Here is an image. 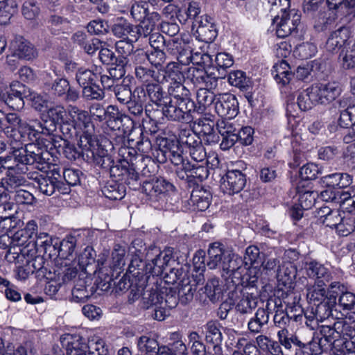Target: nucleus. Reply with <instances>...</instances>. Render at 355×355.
<instances>
[{"instance_id":"5","label":"nucleus","mask_w":355,"mask_h":355,"mask_svg":"<svg viewBox=\"0 0 355 355\" xmlns=\"http://www.w3.org/2000/svg\"><path fill=\"white\" fill-rule=\"evenodd\" d=\"M173 284H178L179 300L182 304H187L193 298L196 284H191L189 277L181 269L173 268L168 275Z\"/></svg>"},{"instance_id":"26","label":"nucleus","mask_w":355,"mask_h":355,"mask_svg":"<svg viewBox=\"0 0 355 355\" xmlns=\"http://www.w3.org/2000/svg\"><path fill=\"white\" fill-rule=\"evenodd\" d=\"M162 73L164 77L163 83H169L170 85L183 82L184 80L182 66L177 62L168 63Z\"/></svg>"},{"instance_id":"25","label":"nucleus","mask_w":355,"mask_h":355,"mask_svg":"<svg viewBox=\"0 0 355 355\" xmlns=\"http://www.w3.org/2000/svg\"><path fill=\"white\" fill-rule=\"evenodd\" d=\"M164 142L166 150L164 151V155L166 158H168L177 166L187 163L183 158L182 150L179 147L178 141L165 139Z\"/></svg>"},{"instance_id":"22","label":"nucleus","mask_w":355,"mask_h":355,"mask_svg":"<svg viewBox=\"0 0 355 355\" xmlns=\"http://www.w3.org/2000/svg\"><path fill=\"white\" fill-rule=\"evenodd\" d=\"M349 37V31L345 27H340L333 31L329 36L326 42V49L329 52H335L339 50Z\"/></svg>"},{"instance_id":"18","label":"nucleus","mask_w":355,"mask_h":355,"mask_svg":"<svg viewBox=\"0 0 355 355\" xmlns=\"http://www.w3.org/2000/svg\"><path fill=\"white\" fill-rule=\"evenodd\" d=\"M60 178V171L53 168L46 175L37 178V188L43 194L50 196L56 193L57 179Z\"/></svg>"},{"instance_id":"23","label":"nucleus","mask_w":355,"mask_h":355,"mask_svg":"<svg viewBox=\"0 0 355 355\" xmlns=\"http://www.w3.org/2000/svg\"><path fill=\"white\" fill-rule=\"evenodd\" d=\"M305 268L309 277L315 279L317 284H324L331 279L329 270L317 261H312L306 263Z\"/></svg>"},{"instance_id":"56","label":"nucleus","mask_w":355,"mask_h":355,"mask_svg":"<svg viewBox=\"0 0 355 355\" xmlns=\"http://www.w3.org/2000/svg\"><path fill=\"white\" fill-rule=\"evenodd\" d=\"M336 19L334 12H327L321 14L315 21V28L318 31H324L330 28Z\"/></svg>"},{"instance_id":"51","label":"nucleus","mask_w":355,"mask_h":355,"mask_svg":"<svg viewBox=\"0 0 355 355\" xmlns=\"http://www.w3.org/2000/svg\"><path fill=\"white\" fill-rule=\"evenodd\" d=\"M116 107L113 105H109L105 109L103 105L99 103H94L90 106L89 112L92 116L98 119L100 121L105 119L106 116L114 114Z\"/></svg>"},{"instance_id":"13","label":"nucleus","mask_w":355,"mask_h":355,"mask_svg":"<svg viewBox=\"0 0 355 355\" xmlns=\"http://www.w3.org/2000/svg\"><path fill=\"white\" fill-rule=\"evenodd\" d=\"M211 19L208 15H202L200 19H196V22L192 26L196 28V33L199 40L206 43H210L217 36L216 29L214 24L211 21Z\"/></svg>"},{"instance_id":"11","label":"nucleus","mask_w":355,"mask_h":355,"mask_svg":"<svg viewBox=\"0 0 355 355\" xmlns=\"http://www.w3.org/2000/svg\"><path fill=\"white\" fill-rule=\"evenodd\" d=\"M207 253V266L211 270H223V263H225L226 258L230 257V250H226L220 243H214L209 245Z\"/></svg>"},{"instance_id":"37","label":"nucleus","mask_w":355,"mask_h":355,"mask_svg":"<svg viewBox=\"0 0 355 355\" xmlns=\"http://www.w3.org/2000/svg\"><path fill=\"white\" fill-rule=\"evenodd\" d=\"M190 149L202 144L201 139L196 132L191 129H182L179 133V139L177 141Z\"/></svg>"},{"instance_id":"40","label":"nucleus","mask_w":355,"mask_h":355,"mask_svg":"<svg viewBox=\"0 0 355 355\" xmlns=\"http://www.w3.org/2000/svg\"><path fill=\"white\" fill-rule=\"evenodd\" d=\"M193 116L196 117L193 114ZM194 119L196 121H194L193 128L196 131L198 132L199 134L214 137V127L215 125L214 121L206 117L194 118L193 120Z\"/></svg>"},{"instance_id":"24","label":"nucleus","mask_w":355,"mask_h":355,"mask_svg":"<svg viewBox=\"0 0 355 355\" xmlns=\"http://www.w3.org/2000/svg\"><path fill=\"white\" fill-rule=\"evenodd\" d=\"M14 55L27 60L37 57V52L34 46L22 37L16 39L12 43Z\"/></svg>"},{"instance_id":"4","label":"nucleus","mask_w":355,"mask_h":355,"mask_svg":"<svg viewBox=\"0 0 355 355\" xmlns=\"http://www.w3.org/2000/svg\"><path fill=\"white\" fill-rule=\"evenodd\" d=\"M178 303L175 292L171 288L162 287L157 289L145 290L141 300V307L144 309H153L154 318L162 321L168 314V311L175 308Z\"/></svg>"},{"instance_id":"42","label":"nucleus","mask_w":355,"mask_h":355,"mask_svg":"<svg viewBox=\"0 0 355 355\" xmlns=\"http://www.w3.org/2000/svg\"><path fill=\"white\" fill-rule=\"evenodd\" d=\"M137 347L141 353L149 355L151 354H157L159 348L157 341L155 339L146 336H141L138 339Z\"/></svg>"},{"instance_id":"45","label":"nucleus","mask_w":355,"mask_h":355,"mask_svg":"<svg viewBox=\"0 0 355 355\" xmlns=\"http://www.w3.org/2000/svg\"><path fill=\"white\" fill-rule=\"evenodd\" d=\"M5 191L14 193L15 191L19 189V187L24 186L26 182L24 178L20 175L8 174L5 178L2 179Z\"/></svg>"},{"instance_id":"35","label":"nucleus","mask_w":355,"mask_h":355,"mask_svg":"<svg viewBox=\"0 0 355 355\" xmlns=\"http://www.w3.org/2000/svg\"><path fill=\"white\" fill-rule=\"evenodd\" d=\"M302 315H289L286 312L283 310L278 309L275 311V314L273 317L274 324L276 327L279 328V330L288 329L287 327L289 326L291 319L295 321H301Z\"/></svg>"},{"instance_id":"52","label":"nucleus","mask_w":355,"mask_h":355,"mask_svg":"<svg viewBox=\"0 0 355 355\" xmlns=\"http://www.w3.org/2000/svg\"><path fill=\"white\" fill-rule=\"evenodd\" d=\"M207 333L205 338L207 342L214 345H219L222 342V334L217 324L214 322H209L206 325Z\"/></svg>"},{"instance_id":"31","label":"nucleus","mask_w":355,"mask_h":355,"mask_svg":"<svg viewBox=\"0 0 355 355\" xmlns=\"http://www.w3.org/2000/svg\"><path fill=\"white\" fill-rule=\"evenodd\" d=\"M147 263H144L141 257L138 254L132 256L130 263L128 266V272L132 274L135 277H141L140 280L147 282L149 278V275L146 270Z\"/></svg>"},{"instance_id":"33","label":"nucleus","mask_w":355,"mask_h":355,"mask_svg":"<svg viewBox=\"0 0 355 355\" xmlns=\"http://www.w3.org/2000/svg\"><path fill=\"white\" fill-rule=\"evenodd\" d=\"M257 297L248 292H243L238 302L236 309L241 314L252 313L257 306Z\"/></svg>"},{"instance_id":"54","label":"nucleus","mask_w":355,"mask_h":355,"mask_svg":"<svg viewBox=\"0 0 355 355\" xmlns=\"http://www.w3.org/2000/svg\"><path fill=\"white\" fill-rule=\"evenodd\" d=\"M140 23L138 25H134L135 31H132L135 37V42L140 37H146L148 35H151V33L153 31L155 26L146 19L139 21Z\"/></svg>"},{"instance_id":"57","label":"nucleus","mask_w":355,"mask_h":355,"mask_svg":"<svg viewBox=\"0 0 355 355\" xmlns=\"http://www.w3.org/2000/svg\"><path fill=\"white\" fill-rule=\"evenodd\" d=\"M83 96L87 100H102L105 95L103 90L93 83L83 87Z\"/></svg>"},{"instance_id":"55","label":"nucleus","mask_w":355,"mask_h":355,"mask_svg":"<svg viewBox=\"0 0 355 355\" xmlns=\"http://www.w3.org/2000/svg\"><path fill=\"white\" fill-rule=\"evenodd\" d=\"M6 239L10 241V245H13L19 248L24 247L28 243V241H31V237H29L26 234L24 233V232L21 230L17 231L11 236L9 235L1 236V241H5Z\"/></svg>"},{"instance_id":"53","label":"nucleus","mask_w":355,"mask_h":355,"mask_svg":"<svg viewBox=\"0 0 355 355\" xmlns=\"http://www.w3.org/2000/svg\"><path fill=\"white\" fill-rule=\"evenodd\" d=\"M205 293L211 302L218 300L222 293L218 279H213L208 281L205 286Z\"/></svg>"},{"instance_id":"30","label":"nucleus","mask_w":355,"mask_h":355,"mask_svg":"<svg viewBox=\"0 0 355 355\" xmlns=\"http://www.w3.org/2000/svg\"><path fill=\"white\" fill-rule=\"evenodd\" d=\"M297 104L299 108L302 111L311 110L318 104L316 94L314 92L312 85L298 95Z\"/></svg>"},{"instance_id":"15","label":"nucleus","mask_w":355,"mask_h":355,"mask_svg":"<svg viewBox=\"0 0 355 355\" xmlns=\"http://www.w3.org/2000/svg\"><path fill=\"white\" fill-rule=\"evenodd\" d=\"M211 200V193L208 189L196 187L191 193L189 204L193 210L203 211L209 207Z\"/></svg>"},{"instance_id":"46","label":"nucleus","mask_w":355,"mask_h":355,"mask_svg":"<svg viewBox=\"0 0 355 355\" xmlns=\"http://www.w3.org/2000/svg\"><path fill=\"white\" fill-rule=\"evenodd\" d=\"M96 78L95 73L85 67L78 68L76 73V80L82 87L92 85Z\"/></svg>"},{"instance_id":"3","label":"nucleus","mask_w":355,"mask_h":355,"mask_svg":"<svg viewBox=\"0 0 355 355\" xmlns=\"http://www.w3.org/2000/svg\"><path fill=\"white\" fill-rule=\"evenodd\" d=\"M182 83L169 85L168 91L171 97L162 107L163 114L171 121H191L195 118L192 115L195 103L190 98L189 90Z\"/></svg>"},{"instance_id":"29","label":"nucleus","mask_w":355,"mask_h":355,"mask_svg":"<svg viewBox=\"0 0 355 355\" xmlns=\"http://www.w3.org/2000/svg\"><path fill=\"white\" fill-rule=\"evenodd\" d=\"M125 75V71L123 67L116 69L112 68L105 73L101 74L100 79L101 85L104 89L114 90L118 80Z\"/></svg>"},{"instance_id":"41","label":"nucleus","mask_w":355,"mask_h":355,"mask_svg":"<svg viewBox=\"0 0 355 355\" xmlns=\"http://www.w3.org/2000/svg\"><path fill=\"white\" fill-rule=\"evenodd\" d=\"M48 24L51 33L54 35H59L69 30V21L67 18L60 16L51 15L48 20Z\"/></svg>"},{"instance_id":"60","label":"nucleus","mask_w":355,"mask_h":355,"mask_svg":"<svg viewBox=\"0 0 355 355\" xmlns=\"http://www.w3.org/2000/svg\"><path fill=\"white\" fill-rule=\"evenodd\" d=\"M242 263L241 257L230 251V257H227L225 263H223V271L226 273L234 272L241 268Z\"/></svg>"},{"instance_id":"2","label":"nucleus","mask_w":355,"mask_h":355,"mask_svg":"<svg viewBox=\"0 0 355 355\" xmlns=\"http://www.w3.org/2000/svg\"><path fill=\"white\" fill-rule=\"evenodd\" d=\"M19 141L16 142L15 146H12V151L8 155L0 157L1 166L21 173L28 171L27 165H35V168L46 171L51 157L50 153L44 147L35 143L28 144L23 148L20 146L22 142L18 144Z\"/></svg>"},{"instance_id":"20","label":"nucleus","mask_w":355,"mask_h":355,"mask_svg":"<svg viewBox=\"0 0 355 355\" xmlns=\"http://www.w3.org/2000/svg\"><path fill=\"white\" fill-rule=\"evenodd\" d=\"M135 76L136 79L144 85L152 83H163L164 80L162 72L159 70H155L150 64L135 69Z\"/></svg>"},{"instance_id":"43","label":"nucleus","mask_w":355,"mask_h":355,"mask_svg":"<svg viewBox=\"0 0 355 355\" xmlns=\"http://www.w3.org/2000/svg\"><path fill=\"white\" fill-rule=\"evenodd\" d=\"M320 333L325 341L330 344H333L336 340L340 338V331L338 329L337 321L334 323L331 327L328 324H322L320 326Z\"/></svg>"},{"instance_id":"61","label":"nucleus","mask_w":355,"mask_h":355,"mask_svg":"<svg viewBox=\"0 0 355 355\" xmlns=\"http://www.w3.org/2000/svg\"><path fill=\"white\" fill-rule=\"evenodd\" d=\"M148 5L134 1L130 8V15L135 21H141L146 17Z\"/></svg>"},{"instance_id":"10","label":"nucleus","mask_w":355,"mask_h":355,"mask_svg":"<svg viewBox=\"0 0 355 355\" xmlns=\"http://www.w3.org/2000/svg\"><path fill=\"white\" fill-rule=\"evenodd\" d=\"M24 86L19 83H12L9 90L6 92L0 89V101L4 102L12 110H21L24 106Z\"/></svg>"},{"instance_id":"8","label":"nucleus","mask_w":355,"mask_h":355,"mask_svg":"<svg viewBox=\"0 0 355 355\" xmlns=\"http://www.w3.org/2000/svg\"><path fill=\"white\" fill-rule=\"evenodd\" d=\"M215 110L222 118H234L239 113V103L233 94L225 93L216 96Z\"/></svg>"},{"instance_id":"50","label":"nucleus","mask_w":355,"mask_h":355,"mask_svg":"<svg viewBox=\"0 0 355 355\" xmlns=\"http://www.w3.org/2000/svg\"><path fill=\"white\" fill-rule=\"evenodd\" d=\"M161 84L163 83H152L150 84L145 85L146 87V92L148 94V98L150 101L155 103L156 105L161 104L163 98V90L161 87Z\"/></svg>"},{"instance_id":"1","label":"nucleus","mask_w":355,"mask_h":355,"mask_svg":"<svg viewBox=\"0 0 355 355\" xmlns=\"http://www.w3.org/2000/svg\"><path fill=\"white\" fill-rule=\"evenodd\" d=\"M67 116L62 125V133L64 137H79L82 154L88 162L100 165L103 168L110 167V157L106 152L97 146L96 141L93 138L94 125L91 116L86 110L75 105L67 107Z\"/></svg>"},{"instance_id":"48","label":"nucleus","mask_w":355,"mask_h":355,"mask_svg":"<svg viewBox=\"0 0 355 355\" xmlns=\"http://www.w3.org/2000/svg\"><path fill=\"white\" fill-rule=\"evenodd\" d=\"M189 175L191 177V182H202L207 179L209 175L207 167L198 164H191L190 163Z\"/></svg>"},{"instance_id":"49","label":"nucleus","mask_w":355,"mask_h":355,"mask_svg":"<svg viewBox=\"0 0 355 355\" xmlns=\"http://www.w3.org/2000/svg\"><path fill=\"white\" fill-rule=\"evenodd\" d=\"M76 245V239L74 236H67L63 239L60 243L58 250V256L64 259H68L74 252Z\"/></svg>"},{"instance_id":"62","label":"nucleus","mask_w":355,"mask_h":355,"mask_svg":"<svg viewBox=\"0 0 355 355\" xmlns=\"http://www.w3.org/2000/svg\"><path fill=\"white\" fill-rule=\"evenodd\" d=\"M21 11L26 19L31 20L39 15L40 9L36 1L28 0L24 3Z\"/></svg>"},{"instance_id":"21","label":"nucleus","mask_w":355,"mask_h":355,"mask_svg":"<svg viewBox=\"0 0 355 355\" xmlns=\"http://www.w3.org/2000/svg\"><path fill=\"white\" fill-rule=\"evenodd\" d=\"M146 259L148 262L146 263V270L149 277L151 275L158 276L163 272L165 266L162 257L159 256V249L157 248L150 247L146 253Z\"/></svg>"},{"instance_id":"27","label":"nucleus","mask_w":355,"mask_h":355,"mask_svg":"<svg viewBox=\"0 0 355 355\" xmlns=\"http://www.w3.org/2000/svg\"><path fill=\"white\" fill-rule=\"evenodd\" d=\"M216 96L210 90L205 88H200L196 94V100L198 105L195 104V108L192 111V114H202L207 107L210 106L214 101H216Z\"/></svg>"},{"instance_id":"32","label":"nucleus","mask_w":355,"mask_h":355,"mask_svg":"<svg viewBox=\"0 0 355 355\" xmlns=\"http://www.w3.org/2000/svg\"><path fill=\"white\" fill-rule=\"evenodd\" d=\"M279 343L286 349H291L292 344L298 347L300 349L305 347L303 343L295 334L290 333L288 329L279 330L277 333Z\"/></svg>"},{"instance_id":"17","label":"nucleus","mask_w":355,"mask_h":355,"mask_svg":"<svg viewBox=\"0 0 355 355\" xmlns=\"http://www.w3.org/2000/svg\"><path fill=\"white\" fill-rule=\"evenodd\" d=\"M296 275L295 266L291 261H284L279 266L276 277L279 285L291 289L293 288Z\"/></svg>"},{"instance_id":"58","label":"nucleus","mask_w":355,"mask_h":355,"mask_svg":"<svg viewBox=\"0 0 355 355\" xmlns=\"http://www.w3.org/2000/svg\"><path fill=\"white\" fill-rule=\"evenodd\" d=\"M319 173H322L320 168L317 164L309 163L304 165L300 169L299 174L302 180H314Z\"/></svg>"},{"instance_id":"6","label":"nucleus","mask_w":355,"mask_h":355,"mask_svg":"<svg viewBox=\"0 0 355 355\" xmlns=\"http://www.w3.org/2000/svg\"><path fill=\"white\" fill-rule=\"evenodd\" d=\"M300 21V15L295 10H288L277 15L273 19L276 34L279 37H286L297 29Z\"/></svg>"},{"instance_id":"19","label":"nucleus","mask_w":355,"mask_h":355,"mask_svg":"<svg viewBox=\"0 0 355 355\" xmlns=\"http://www.w3.org/2000/svg\"><path fill=\"white\" fill-rule=\"evenodd\" d=\"M174 186L163 178H157L151 182L144 183V189L146 193L150 198H157L159 196L163 195L168 191H173Z\"/></svg>"},{"instance_id":"12","label":"nucleus","mask_w":355,"mask_h":355,"mask_svg":"<svg viewBox=\"0 0 355 355\" xmlns=\"http://www.w3.org/2000/svg\"><path fill=\"white\" fill-rule=\"evenodd\" d=\"M60 341L66 347L67 355H87V344L79 335L66 334L61 336Z\"/></svg>"},{"instance_id":"47","label":"nucleus","mask_w":355,"mask_h":355,"mask_svg":"<svg viewBox=\"0 0 355 355\" xmlns=\"http://www.w3.org/2000/svg\"><path fill=\"white\" fill-rule=\"evenodd\" d=\"M322 284H317V285L312 286L307 288V298L315 305L318 304L323 303L322 301L326 297V291L322 288Z\"/></svg>"},{"instance_id":"16","label":"nucleus","mask_w":355,"mask_h":355,"mask_svg":"<svg viewBox=\"0 0 355 355\" xmlns=\"http://www.w3.org/2000/svg\"><path fill=\"white\" fill-rule=\"evenodd\" d=\"M270 302L266 303V308H259L254 315L250 319L248 322V330L252 334H259L263 331L268 324L270 318V312L268 306Z\"/></svg>"},{"instance_id":"34","label":"nucleus","mask_w":355,"mask_h":355,"mask_svg":"<svg viewBox=\"0 0 355 355\" xmlns=\"http://www.w3.org/2000/svg\"><path fill=\"white\" fill-rule=\"evenodd\" d=\"M67 109L66 110L63 106L56 105L53 106L47 110V117L52 122V129L54 130L56 125H59L60 130L62 132V125L65 122L67 116Z\"/></svg>"},{"instance_id":"39","label":"nucleus","mask_w":355,"mask_h":355,"mask_svg":"<svg viewBox=\"0 0 355 355\" xmlns=\"http://www.w3.org/2000/svg\"><path fill=\"white\" fill-rule=\"evenodd\" d=\"M69 81L63 78H57L52 83H45V88L52 95L62 96L69 89Z\"/></svg>"},{"instance_id":"28","label":"nucleus","mask_w":355,"mask_h":355,"mask_svg":"<svg viewBox=\"0 0 355 355\" xmlns=\"http://www.w3.org/2000/svg\"><path fill=\"white\" fill-rule=\"evenodd\" d=\"M132 31H135L134 25L123 18L117 19L116 22L112 27V32L116 37L128 39L131 42H135V37L133 35Z\"/></svg>"},{"instance_id":"9","label":"nucleus","mask_w":355,"mask_h":355,"mask_svg":"<svg viewBox=\"0 0 355 355\" xmlns=\"http://www.w3.org/2000/svg\"><path fill=\"white\" fill-rule=\"evenodd\" d=\"M318 104L327 105L338 97L342 92L338 83H319L312 85Z\"/></svg>"},{"instance_id":"59","label":"nucleus","mask_w":355,"mask_h":355,"mask_svg":"<svg viewBox=\"0 0 355 355\" xmlns=\"http://www.w3.org/2000/svg\"><path fill=\"white\" fill-rule=\"evenodd\" d=\"M128 62L134 64L135 69L148 65L147 52L139 49L128 55Z\"/></svg>"},{"instance_id":"38","label":"nucleus","mask_w":355,"mask_h":355,"mask_svg":"<svg viewBox=\"0 0 355 355\" xmlns=\"http://www.w3.org/2000/svg\"><path fill=\"white\" fill-rule=\"evenodd\" d=\"M23 125L22 130H24L23 135L24 137L27 134L28 137L31 135L36 137L38 134L50 135L53 131L52 128H48L37 120L32 121L30 123L25 122V125Z\"/></svg>"},{"instance_id":"63","label":"nucleus","mask_w":355,"mask_h":355,"mask_svg":"<svg viewBox=\"0 0 355 355\" xmlns=\"http://www.w3.org/2000/svg\"><path fill=\"white\" fill-rule=\"evenodd\" d=\"M316 53V46L311 43H303L298 45L295 53L302 60H306L313 56Z\"/></svg>"},{"instance_id":"36","label":"nucleus","mask_w":355,"mask_h":355,"mask_svg":"<svg viewBox=\"0 0 355 355\" xmlns=\"http://www.w3.org/2000/svg\"><path fill=\"white\" fill-rule=\"evenodd\" d=\"M229 83L241 90H248L251 87V80L245 76V72L236 70L229 73Z\"/></svg>"},{"instance_id":"7","label":"nucleus","mask_w":355,"mask_h":355,"mask_svg":"<svg viewBox=\"0 0 355 355\" xmlns=\"http://www.w3.org/2000/svg\"><path fill=\"white\" fill-rule=\"evenodd\" d=\"M245 174L239 170H229L220 180L221 191L229 196L240 193L245 187Z\"/></svg>"},{"instance_id":"44","label":"nucleus","mask_w":355,"mask_h":355,"mask_svg":"<svg viewBox=\"0 0 355 355\" xmlns=\"http://www.w3.org/2000/svg\"><path fill=\"white\" fill-rule=\"evenodd\" d=\"M102 192L106 198L112 200H121L125 196L124 187L115 182L105 186Z\"/></svg>"},{"instance_id":"64","label":"nucleus","mask_w":355,"mask_h":355,"mask_svg":"<svg viewBox=\"0 0 355 355\" xmlns=\"http://www.w3.org/2000/svg\"><path fill=\"white\" fill-rule=\"evenodd\" d=\"M148 64L158 68L166 60V54L162 49H153L150 53L147 52Z\"/></svg>"},{"instance_id":"14","label":"nucleus","mask_w":355,"mask_h":355,"mask_svg":"<svg viewBox=\"0 0 355 355\" xmlns=\"http://www.w3.org/2000/svg\"><path fill=\"white\" fill-rule=\"evenodd\" d=\"M337 327L341 337L346 336L351 339L345 343V347L349 351L355 352V314L352 313L337 321Z\"/></svg>"}]
</instances>
